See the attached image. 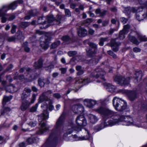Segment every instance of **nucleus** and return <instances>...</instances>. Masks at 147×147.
Wrapping results in <instances>:
<instances>
[{"instance_id": "24", "label": "nucleus", "mask_w": 147, "mask_h": 147, "mask_svg": "<svg viewBox=\"0 0 147 147\" xmlns=\"http://www.w3.org/2000/svg\"><path fill=\"white\" fill-rule=\"evenodd\" d=\"M7 89L9 92H16L18 90V89L13 85L8 86Z\"/></svg>"}, {"instance_id": "26", "label": "nucleus", "mask_w": 147, "mask_h": 147, "mask_svg": "<svg viewBox=\"0 0 147 147\" xmlns=\"http://www.w3.org/2000/svg\"><path fill=\"white\" fill-rule=\"evenodd\" d=\"M46 20V17H45L42 16L40 17L38 20V24L43 25L46 24L47 23Z\"/></svg>"}, {"instance_id": "42", "label": "nucleus", "mask_w": 147, "mask_h": 147, "mask_svg": "<svg viewBox=\"0 0 147 147\" xmlns=\"http://www.w3.org/2000/svg\"><path fill=\"white\" fill-rule=\"evenodd\" d=\"M92 21L93 20L92 18L87 19L84 21L83 24L85 25V26H88L89 25Z\"/></svg>"}, {"instance_id": "51", "label": "nucleus", "mask_w": 147, "mask_h": 147, "mask_svg": "<svg viewBox=\"0 0 147 147\" xmlns=\"http://www.w3.org/2000/svg\"><path fill=\"white\" fill-rule=\"evenodd\" d=\"M38 107V105H36L35 106L32 107L30 109V112H34L35 111Z\"/></svg>"}, {"instance_id": "54", "label": "nucleus", "mask_w": 147, "mask_h": 147, "mask_svg": "<svg viewBox=\"0 0 147 147\" xmlns=\"http://www.w3.org/2000/svg\"><path fill=\"white\" fill-rule=\"evenodd\" d=\"M109 22V20H105L103 21L102 22V26L104 27L108 25Z\"/></svg>"}, {"instance_id": "30", "label": "nucleus", "mask_w": 147, "mask_h": 147, "mask_svg": "<svg viewBox=\"0 0 147 147\" xmlns=\"http://www.w3.org/2000/svg\"><path fill=\"white\" fill-rule=\"evenodd\" d=\"M137 37L140 41H145L146 40V36L141 35L140 33H137Z\"/></svg>"}, {"instance_id": "11", "label": "nucleus", "mask_w": 147, "mask_h": 147, "mask_svg": "<svg viewBox=\"0 0 147 147\" xmlns=\"http://www.w3.org/2000/svg\"><path fill=\"white\" fill-rule=\"evenodd\" d=\"M72 110L74 113L79 114L82 113L84 111V107L80 104L73 105L72 107Z\"/></svg>"}, {"instance_id": "27", "label": "nucleus", "mask_w": 147, "mask_h": 147, "mask_svg": "<svg viewBox=\"0 0 147 147\" xmlns=\"http://www.w3.org/2000/svg\"><path fill=\"white\" fill-rule=\"evenodd\" d=\"M36 11L34 10H31L28 12V14L25 17L26 20H28L30 19L31 16H34L36 14Z\"/></svg>"}, {"instance_id": "53", "label": "nucleus", "mask_w": 147, "mask_h": 147, "mask_svg": "<svg viewBox=\"0 0 147 147\" xmlns=\"http://www.w3.org/2000/svg\"><path fill=\"white\" fill-rule=\"evenodd\" d=\"M16 40V38L14 36L8 37L7 38V40L9 42L14 41Z\"/></svg>"}, {"instance_id": "6", "label": "nucleus", "mask_w": 147, "mask_h": 147, "mask_svg": "<svg viewBox=\"0 0 147 147\" xmlns=\"http://www.w3.org/2000/svg\"><path fill=\"white\" fill-rule=\"evenodd\" d=\"M36 95L33 94L32 95V99L30 102L27 100H25L23 101L20 106V109L22 111H24L28 108L31 104L33 103L35 99Z\"/></svg>"}, {"instance_id": "15", "label": "nucleus", "mask_w": 147, "mask_h": 147, "mask_svg": "<svg viewBox=\"0 0 147 147\" xmlns=\"http://www.w3.org/2000/svg\"><path fill=\"white\" fill-rule=\"evenodd\" d=\"M77 124L79 126H85L86 125V121L82 115L78 116L76 120Z\"/></svg>"}, {"instance_id": "19", "label": "nucleus", "mask_w": 147, "mask_h": 147, "mask_svg": "<svg viewBox=\"0 0 147 147\" xmlns=\"http://www.w3.org/2000/svg\"><path fill=\"white\" fill-rule=\"evenodd\" d=\"M135 78L134 82L135 83H138L141 80L142 78V74L141 71L137 72L135 74Z\"/></svg>"}, {"instance_id": "3", "label": "nucleus", "mask_w": 147, "mask_h": 147, "mask_svg": "<svg viewBox=\"0 0 147 147\" xmlns=\"http://www.w3.org/2000/svg\"><path fill=\"white\" fill-rule=\"evenodd\" d=\"M18 1H16L11 3L8 6H4L0 9V17H1V22L3 23H5L7 20V15L3 13V12L7 11L9 9H14L17 6Z\"/></svg>"}, {"instance_id": "46", "label": "nucleus", "mask_w": 147, "mask_h": 147, "mask_svg": "<svg viewBox=\"0 0 147 147\" xmlns=\"http://www.w3.org/2000/svg\"><path fill=\"white\" fill-rule=\"evenodd\" d=\"M77 54V51H70L68 52V54L70 57H73Z\"/></svg>"}, {"instance_id": "13", "label": "nucleus", "mask_w": 147, "mask_h": 147, "mask_svg": "<svg viewBox=\"0 0 147 147\" xmlns=\"http://www.w3.org/2000/svg\"><path fill=\"white\" fill-rule=\"evenodd\" d=\"M52 92L51 90H49L43 93L40 97L39 102L41 103L44 101H47L50 100L48 98V96L49 94H51Z\"/></svg>"}, {"instance_id": "28", "label": "nucleus", "mask_w": 147, "mask_h": 147, "mask_svg": "<svg viewBox=\"0 0 147 147\" xmlns=\"http://www.w3.org/2000/svg\"><path fill=\"white\" fill-rule=\"evenodd\" d=\"M65 20V17L63 16H61L60 15H57V18L56 21L57 24H59L62 21H64Z\"/></svg>"}, {"instance_id": "31", "label": "nucleus", "mask_w": 147, "mask_h": 147, "mask_svg": "<svg viewBox=\"0 0 147 147\" xmlns=\"http://www.w3.org/2000/svg\"><path fill=\"white\" fill-rule=\"evenodd\" d=\"M12 98L11 96H5L3 99V105H5L6 103L9 101Z\"/></svg>"}, {"instance_id": "60", "label": "nucleus", "mask_w": 147, "mask_h": 147, "mask_svg": "<svg viewBox=\"0 0 147 147\" xmlns=\"http://www.w3.org/2000/svg\"><path fill=\"white\" fill-rule=\"evenodd\" d=\"M120 20L122 23H123V24H124L126 23L128 20V19L125 18L124 17H122L121 18Z\"/></svg>"}, {"instance_id": "47", "label": "nucleus", "mask_w": 147, "mask_h": 147, "mask_svg": "<svg viewBox=\"0 0 147 147\" xmlns=\"http://www.w3.org/2000/svg\"><path fill=\"white\" fill-rule=\"evenodd\" d=\"M35 78L34 76L30 75L28 77L26 78V80L27 82H30L33 80Z\"/></svg>"}, {"instance_id": "14", "label": "nucleus", "mask_w": 147, "mask_h": 147, "mask_svg": "<svg viewBox=\"0 0 147 147\" xmlns=\"http://www.w3.org/2000/svg\"><path fill=\"white\" fill-rule=\"evenodd\" d=\"M88 45L93 49H91L89 50L88 52V53L89 55V56L94 57L97 52V46L95 44L91 42H89L88 43Z\"/></svg>"}, {"instance_id": "56", "label": "nucleus", "mask_w": 147, "mask_h": 147, "mask_svg": "<svg viewBox=\"0 0 147 147\" xmlns=\"http://www.w3.org/2000/svg\"><path fill=\"white\" fill-rule=\"evenodd\" d=\"M105 126L104 125V124H102L100 127H95V129L96 130V131H98L102 129Z\"/></svg>"}, {"instance_id": "44", "label": "nucleus", "mask_w": 147, "mask_h": 147, "mask_svg": "<svg viewBox=\"0 0 147 147\" xmlns=\"http://www.w3.org/2000/svg\"><path fill=\"white\" fill-rule=\"evenodd\" d=\"M18 34L17 36V38L18 39L20 40L24 38L23 34L22 32H18Z\"/></svg>"}, {"instance_id": "4", "label": "nucleus", "mask_w": 147, "mask_h": 147, "mask_svg": "<svg viewBox=\"0 0 147 147\" xmlns=\"http://www.w3.org/2000/svg\"><path fill=\"white\" fill-rule=\"evenodd\" d=\"M38 121L40 122L39 124L40 125L41 128L40 129L39 134H42L46 132L48 130V128L47 127L45 123H42V121L48 119L49 117V113L47 110H44L43 113L39 115H38Z\"/></svg>"}, {"instance_id": "58", "label": "nucleus", "mask_w": 147, "mask_h": 147, "mask_svg": "<svg viewBox=\"0 0 147 147\" xmlns=\"http://www.w3.org/2000/svg\"><path fill=\"white\" fill-rule=\"evenodd\" d=\"M53 96L57 99H59L61 97V96L60 94L58 93H56L53 94Z\"/></svg>"}, {"instance_id": "32", "label": "nucleus", "mask_w": 147, "mask_h": 147, "mask_svg": "<svg viewBox=\"0 0 147 147\" xmlns=\"http://www.w3.org/2000/svg\"><path fill=\"white\" fill-rule=\"evenodd\" d=\"M98 58L96 57L95 58H94L90 60L89 61V63L90 65H95L98 62Z\"/></svg>"}, {"instance_id": "8", "label": "nucleus", "mask_w": 147, "mask_h": 147, "mask_svg": "<svg viewBox=\"0 0 147 147\" xmlns=\"http://www.w3.org/2000/svg\"><path fill=\"white\" fill-rule=\"evenodd\" d=\"M130 78H125L124 77L121 76H117L115 78V80L121 85H125L129 83Z\"/></svg>"}, {"instance_id": "1", "label": "nucleus", "mask_w": 147, "mask_h": 147, "mask_svg": "<svg viewBox=\"0 0 147 147\" xmlns=\"http://www.w3.org/2000/svg\"><path fill=\"white\" fill-rule=\"evenodd\" d=\"M95 111L100 114L104 119L111 118L108 121L109 125H113L119 121H123V125H129L133 124V121L130 117L117 115L116 113L105 107L101 106L95 109Z\"/></svg>"}, {"instance_id": "17", "label": "nucleus", "mask_w": 147, "mask_h": 147, "mask_svg": "<svg viewBox=\"0 0 147 147\" xmlns=\"http://www.w3.org/2000/svg\"><path fill=\"white\" fill-rule=\"evenodd\" d=\"M116 39H112L111 41L110 46L114 51L116 52L118 50V46L121 45L120 42H117Z\"/></svg>"}, {"instance_id": "63", "label": "nucleus", "mask_w": 147, "mask_h": 147, "mask_svg": "<svg viewBox=\"0 0 147 147\" xmlns=\"http://www.w3.org/2000/svg\"><path fill=\"white\" fill-rule=\"evenodd\" d=\"M133 51L135 53L139 52L141 51V49L139 48L136 47L133 48Z\"/></svg>"}, {"instance_id": "22", "label": "nucleus", "mask_w": 147, "mask_h": 147, "mask_svg": "<svg viewBox=\"0 0 147 147\" xmlns=\"http://www.w3.org/2000/svg\"><path fill=\"white\" fill-rule=\"evenodd\" d=\"M107 90L111 92H115L116 89V87L111 84H107Z\"/></svg>"}, {"instance_id": "2", "label": "nucleus", "mask_w": 147, "mask_h": 147, "mask_svg": "<svg viewBox=\"0 0 147 147\" xmlns=\"http://www.w3.org/2000/svg\"><path fill=\"white\" fill-rule=\"evenodd\" d=\"M65 117V114L63 113L57 120L55 128L52 130L49 138L47 140L46 144H54L57 140V134L59 131L63 129V126Z\"/></svg>"}, {"instance_id": "7", "label": "nucleus", "mask_w": 147, "mask_h": 147, "mask_svg": "<svg viewBox=\"0 0 147 147\" xmlns=\"http://www.w3.org/2000/svg\"><path fill=\"white\" fill-rule=\"evenodd\" d=\"M119 92L123 93H126L128 99L131 101H134L138 97L137 94L135 91L124 90H120L119 91Z\"/></svg>"}, {"instance_id": "9", "label": "nucleus", "mask_w": 147, "mask_h": 147, "mask_svg": "<svg viewBox=\"0 0 147 147\" xmlns=\"http://www.w3.org/2000/svg\"><path fill=\"white\" fill-rule=\"evenodd\" d=\"M105 74V73L103 70L101 68H98L95 70L92 75L96 78H100L103 81H105L104 76Z\"/></svg>"}, {"instance_id": "57", "label": "nucleus", "mask_w": 147, "mask_h": 147, "mask_svg": "<svg viewBox=\"0 0 147 147\" xmlns=\"http://www.w3.org/2000/svg\"><path fill=\"white\" fill-rule=\"evenodd\" d=\"M59 69L61 71V74H65L66 72L67 69L66 68H61Z\"/></svg>"}, {"instance_id": "36", "label": "nucleus", "mask_w": 147, "mask_h": 147, "mask_svg": "<svg viewBox=\"0 0 147 147\" xmlns=\"http://www.w3.org/2000/svg\"><path fill=\"white\" fill-rule=\"evenodd\" d=\"M79 82L83 84L84 85L90 82L89 79L87 78H85L84 79H81L79 80Z\"/></svg>"}, {"instance_id": "16", "label": "nucleus", "mask_w": 147, "mask_h": 147, "mask_svg": "<svg viewBox=\"0 0 147 147\" xmlns=\"http://www.w3.org/2000/svg\"><path fill=\"white\" fill-rule=\"evenodd\" d=\"M74 129H77L74 127L73 122L71 121H70L69 123L68 126L66 129V132H65L63 135L64 137L65 136L68 134H70L73 131Z\"/></svg>"}, {"instance_id": "43", "label": "nucleus", "mask_w": 147, "mask_h": 147, "mask_svg": "<svg viewBox=\"0 0 147 147\" xmlns=\"http://www.w3.org/2000/svg\"><path fill=\"white\" fill-rule=\"evenodd\" d=\"M30 24V23L29 22H23L21 23L20 26L23 28H25Z\"/></svg>"}, {"instance_id": "41", "label": "nucleus", "mask_w": 147, "mask_h": 147, "mask_svg": "<svg viewBox=\"0 0 147 147\" xmlns=\"http://www.w3.org/2000/svg\"><path fill=\"white\" fill-rule=\"evenodd\" d=\"M143 16L144 17L142 18L140 17V16L139 15V14L138 13H137L136 14V19L138 20L139 21H140L142 20H143L144 18H145L147 16V14L146 13L145 14H143Z\"/></svg>"}, {"instance_id": "23", "label": "nucleus", "mask_w": 147, "mask_h": 147, "mask_svg": "<svg viewBox=\"0 0 147 147\" xmlns=\"http://www.w3.org/2000/svg\"><path fill=\"white\" fill-rule=\"evenodd\" d=\"M128 38L129 40L133 43L136 45H138L139 44V42L135 37L129 35Z\"/></svg>"}, {"instance_id": "20", "label": "nucleus", "mask_w": 147, "mask_h": 147, "mask_svg": "<svg viewBox=\"0 0 147 147\" xmlns=\"http://www.w3.org/2000/svg\"><path fill=\"white\" fill-rule=\"evenodd\" d=\"M88 117L90 122L92 123H95L98 120L97 117L95 115L92 114H89Z\"/></svg>"}, {"instance_id": "33", "label": "nucleus", "mask_w": 147, "mask_h": 147, "mask_svg": "<svg viewBox=\"0 0 147 147\" xmlns=\"http://www.w3.org/2000/svg\"><path fill=\"white\" fill-rule=\"evenodd\" d=\"M60 44V42L59 41L55 42L51 44V47L52 49H55Z\"/></svg>"}, {"instance_id": "45", "label": "nucleus", "mask_w": 147, "mask_h": 147, "mask_svg": "<svg viewBox=\"0 0 147 147\" xmlns=\"http://www.w3.org/2000/svg\"><path fill=\"white\" fill-rule=\"evenodd\" d=\"M35 141V139L33 138L32 137L28 138L27 140V142L29 144H31L34 143Z\"/></svg>"}, {"instance_id": "49", "label": "nucleus", "mask_w": 147, "mask_h": 147, "mask_svg": "<svg viewBox=\"0 0 147 147\" xmlns=\"http://www.w3.org/2000/svg\"><path fill=\"white\" fill-rule=\"evenodd\" d=\"M49 101V109L50 111H52L54 107L52 105V101L51 100H50Z\"/></svg>"}, {"instance_id": "64", "label": "nucleus", "mask_w": 147, "mask_h": 147, "mask_svg": "<svg viewBox=\"0 0 147 147\" xmlns=\"http://www.w3.org/2000/svg\"><path fill=\"white\" fill-rule=\"evenodd\" d=\"M13 67V65L12 64H10L6 69L7 71L10 70Z\"/></svg>"}, {"instance_id": "39", "label": "nucleus", "mask_w": 147, "mask_h": 147, "mask_svg": "<svg viewBox=\"0 0 147 147\" xmlns=\"http://www.w3.org/2000/svg\"><path fill=\"white\" fill-rule=\"evenodd\" d=\"M107 38H101L99 39V45L100 46H102L103 45L104 42L107 41Z\"/></svg>"}, {"instance_id": "62", "label": "nucleus", "mask_w": 147, "mask_h": 147, "mask_svg": "<svg viewBox=\"0 0 147 147\" xmlns=\"http://www.w3.org/2000/svg\"><path fill=\"white\" fill-rule=\"evenodd\" d=\"M36 124L37 123L36 121H31L29 123V125L31 127H34L36 125Z\"/></svg>"}, {"instance_id": "5", "label": "nucleus", "mask_w": 147, "mask_h": 147, "mask_svg": "<svg viewBox=\"0 0 147 147\" xmlns=\"http://www.w3.org/2000/svg\"><path fill=\"white\" fill-rule=\"evenodd\" d=\"M113 104L115 109L119 111H123L127 107L126 103L124 100L117 97L113 98Z\"/></svg>"}, {"instance_id": "50", "label": "nucleus", "mask_w": 147, "mask_h": 147, "mask_svg": "<svg viewBox=\"0 0 147 147\" xmlns=\"http://www.w3.org/2000/svg\"><path fill=\"white\" fill-rule=\"evenodd\" d=\"M65 15L66 16L70 17L71 16V14L70 10L68 9H65Z\"/></svg>"}, {"instance_id": "48", "label": "nucleus", "mask_w": 147, "mask_h": 147, "mask_svg": "<svg viewBox=\"0 0 147 147\" xmlns=\"http://www.w3.org/2000/svg\"><path fill=\"white\" fill-rule=\"evenodd\" d=\"M126 33H125L124 32L122 31V30L121 31L119 32V38L121 40L123 39L124 38L125 36L124 35Z\"/></svg>"}, {"instance_id": "55", "label": "nucleus", "mask_w": 147, "mask_h": 147, "mask_svg": "<svg viewBox=\"0 0 147 147\" xmlns=\"http://www.w3.org/2000/svg\"><path fill=\"white\" fill-rule=\"evenodd\" d=\"M131 10V9L130 7H127L125 9V12L128 14L130 13Z\"/></svg>"}, {"instance_id": "61", "label": "nucleus", "mask_w": 147, "mask_h": 147, "mask_svg": "<svg viewBox=\"0 0 147 147\" xmlns=\"http://www.w3.org/2000/svg\"><path fill=\"white\" fill-rule=\"evenodd\" d=\"M139 1L142 5H146L147 1L145 0H139Z\"/></svg>"}, {"instance_id": "35", "label": "nucleus", "mask_w": 147, "mask_h": 147, "mask_svg": "<svg viewBox=\"0 0 147 147\" xmlns=\"http://www.w3.org/2000/svg\"><path fill=\"white\" fill-rule=\"evenodd\" d=\"M72 137L74 139V140H87V139H88V138H89V137H86V138H85L84 137L81 138H80L78 137L76 135L72 136Z\"/></svg>"}, {"instance_id": "12", "label": "nucleus", "mask_w": 147, "mask_h": 147, "mask_svg": "<svg viewBox=\"0 0 147 147\" xmlns=\"http://www.w3.org/2000/svg\"><path fill=\"white\" fill-rule=\"evenodd\" d=\"M32 92L31 90L28 87L25 88L21 94V100H24L29 97Z\"/></svg>"}, {"instance_id": "37", "label": "nucleus", "mask_w": 147, "mask_h": 147, "mask_svg": "<svg viewBox=\"0 0 147 147\" xmlns=\"http://www.w3.org/2000/svg\"><path fill=\"white\" fill-rule=\"evenodd\" d=\"M10 110L11 109L9 107H3L1 111V115H3L6 112L10 111Z\"/></svg>"}, {"instance_id": "25", "label": "nucleus", "mask_w": 147, "mask_h": 147, "mask_svg": "<svg viewBox=\"0 0 147 147\" xmlns=\"http://www.w3.org/2000/svg\"><path fill=\"white\" fill-rule=\"evenodd\" d=\"M42 66V62L41 59H39L37 62L34 63V67L36 69H39Z\"/></svg>"}, {"instance_id": "38", "label": "nucleus", "mask_w": 147, "mask_h": 147, "mask_svg": "<svg viewBox=\"0 0 147 147\" xmlns=\"http://www.w3.org/2000/svg\"><path fill=\"white\" fill-rule=\"evenodd\" d=\"M130 28V26L128 24H127L126 25H125L124 26L123 29L122 30L125 33H127L129 31V29Z\"/></svg>"}, {"instance_id": "18", "label": "nucleus", "mask_w": 147, "mask_h": 147, "mask_svg": "<svg viewBox=\"0 0 147 147\" xmlns=\"http://www.w3.org/2000/svg\"><path fill=\"white\" fill-rule=\"evenodd\" d=\"M87 31L82 28H80L78 32V35L80 37L85 36L87 34Z\"/></svg>"}, {"instance_id": "40", "label": "nucleus", "mask_w": 147, "mask_h": 147, "mask_svg": "<svg viewBox=\"0 0 147 147\" xmlns=\"http://www.w3.org/2000/svg\"><path fill=\"white\" fill-rule=\"evenodd\" d=\"M38 83L40 87L43 86L45 84V79L43 78H39L38 80Z\"/></svg>"}, {"instance_id": "52", "label": "nucleus", "mask_w": 147, "mask_h": 147, "mask_svg": "<svg viewBox=\"0 0 147 147\" xmlns=\"http://www.w3.org/2000/svg\"><path fill=\"white\" fill-rule=\"evenodd\" d=\"M62 39L64 41H68L71 39V38L68 36L66 35L63 37Z\"/></svg>"}, {"instance_id": "59", "label": "nucleus", "mask_w": 147, "mask_h": 147, "mask_svg": "<svg viewBox=\"0 0 147 147\" xmlns=\"http://www.w3.org/2000/svg\"><path fill=\"white\" fill-rule=\"evenodd\" d=\"M54 67V66L53 65H50L48 66V67L46 68V70L48 71L49 72L51 71V69H53Z\"/></svg>"}, {"instance_id": "21", "label": "nucleus", "mask_w": 147, "mask_h": 147, "mask_svg": "<svg viewBox=\"0 0 147 147\" xmlns=\"http://www.w3.org/2000/svg\"><path fill=\"white\" fill-rule=\"evenodd\" d=\"M84 102L85 105L90 107H92L96 104L95 101L92 100L85 99Z\"/></svg>"}, {"instance_id": "34", "label": "nucleus", "mask_w": 147, "mask_h": 147, "mask_svg": "<svg viewBox=\"0 0 147 147\" xmlns=\"http://www.w3.org/2000/svg\"><path fill=\"white\" fill-rule=\"evenodd\" d=\"M55 18L52 15H51L46 17L47 23H51L53 22L55 20Z\"/></svg>"}, {"instance_id": "29", "label": "nucleus", "mask_w": 147, "mask_h": 147, "mask_svg": "<svg viewBox=\"0 0 147 147\" xmlns=\"http://www.w3.org/2000/svg\"><path fill=\"white\" fill-rule=\"evenodd\" d=\"M76 69L78 71L77 75L80 76L83 74L84 71L82 69L81 66L80 65H77L76 67Z\"/></svg>"}, {"instance_id": "10", "label": "nucleus", "mask_w": 147, "mask_h": 147, "mask_svg": "<svg viewBox=\"0 0 147 147\" xmlns=\"http://www.w3.org/2000/svg\"><path fill=\"white\" fill-rule=\"evenodd\" d=\"M40 40V46L45 50L47 49L49 47L48 42L49 41V38L47 36H45L41 38Z\"/></svg>"}]
</instances>
